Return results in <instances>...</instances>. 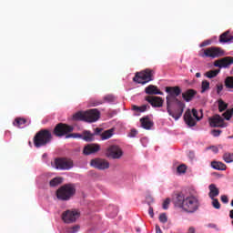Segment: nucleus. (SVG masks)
<instances>
[{"instance_id":"15","label":"nucleus","mask_w":233,"mask_h":233,"mask_svg":"<svg viewBox=\"0 0 233 233\" xmlns=\"http://www.w3.org/2000/svg\"><path fill=\"white\" fill-rule=\"evenodd\" d=\"M91 167L97 168L98 170H106L110 168V163L107 160L103 158H95L90 161Z\"/></svg>"},{"instance_id":"44","label":"nucleus","mask_w":233,"mask_h":233,"mask_svg":"<svg viewBox=\"0 0 233 233\" xmlns=\"http://www.w3.org/2000/svg\"><path fill=\"white\" fill-rule=\"evenodd\" d=\"M221 130L220 129H213L211 131V134L214 137H219V136H221Z\"/></svg>"},{"instance_id":"50","label":"nucleus","mask_w":233,"mask_h":233,"mask_svg":"<svg viewBox=\"0 0 233 233\" xmlns=\"http://www.w3.org/2000/svg\"><path fill=\"white\" fill-rule=\"evenodd\" d=\"M148 214H149L150 218H154V208L153 207H149Z\"/></svg>"},{"instance_id":"49","label":"nucleus","mask_w":233,"mask_h":233,"mask_svg":"<svg viewBox=\"0 0 233 233\" xmlns=\"http://www.w3.org/2000/svg\"><path fill=\"white\" fill-rule=\"evenodd\" d=\"M136 136H137V130L136 129H132L129 133V137H136Z\"/></svg>"},{"instance_id":"40","label":"nucleus","mask_w":233,"mask_h":233,"mask_svg":"<svg viewBox=\"0 0 233 233\" xmlns=\"http://www.w3.org/2000/svg\"><path fill=\"white\" fill-rule=\"evenodd\" d=\"M211 199H212V207L217 210H219V208H221V204L219 203V200L216 198H213Z\"/></svg>"},{"instance_id":"16","label":"nucleus","mask_w":233,"mask_h":233,"mask_svg":"<svg viewBox=\"0 0 233 233\" xmlns=\"http://www.w3.org/2000/svg\"><path fill=\"white\" fill-rule=\"evenodd\" d=\"M146 101L151 105L154 108H161L163 106L164 100L161 96H147Z\"/></svg>"},{"instance_id":"26","label":"nucleus","mask_w":233,"mask_h":233,"mask_svg":"<svg viewBox=\"0 0 233 233\" xmlns=\"http://www.w3.org/2000/svg\"><path fill=\"white\" fill-rule=\"evenodd\" d=\"M100 136L103 141L110 139L114 136V128L104 131Z\"/></svg>"},{"instance_id":"8","label":"nucleus","mask_w":233,"mask_h":233,"mask_svg":"<svg viewBox=\"0 0 233 233\" xmlns=\"http://www.w3.org/2000/svg\"><path fill=\"white\" fill-rule=\"evenodd\" d=\"M175 103L177 105V108L172 111V105H167V111L173 119L177 121V119L183 116V112L185 111V103H183V101H177Z\"/></svg>"},{"instance_id":"30","label":"nucleus","mask_w":233,"mask_h":233,"mask_svg":"<svg viewBox=\"0 0 233 233\" xmlns=\"http://www.w3.org/2000/svg\"><path fill=\"white\" fill-rule=\"evenodd\" d=\"M147 108H150V106L148 105H143L141 106H132V110H134V112H147Z\"/></svg>"},{"instance_id":"46","label":"nucleus","mask_w":233,"mask_h":233,"mask_svg":"<svg viewBox=\"0 0 233 233\" xmlns=\"http://www.w3.org/2000/svg\"><path fill=\"white\" fill-rule=\"evenodd\" d=\"M212 44V41L210 40H205L204 42H202L200 44V47L203 48V46H208V45H211Z\"/></svg>"},{"instance_id":"43","label":"nucleus","mask_w":233,"mask_h":233,"mask_svg":"<svg viewBox=\"0 0 233 233\" xmlns=\"http://www.w3.org/2000/svg\"><path fill=\"white\" fill-rule=\"evenodd\" d=\"M170 205V198H166L163 202V208L164 210H168V206Z\"/></svg>"},{"instance_id":"19","label":"nucleus","mask_w":233,"mask_h":233,"mask_svg":"<svg viewBox=\"0 0 233 233\" xmlns=\"http://www.w3.org/2000/svg\"><path fill=\"white\" fill-rule=\"evenodd\" d=\"M233 65V57L232 56H226L219 60L215 61L214 66H218V68H227Z\"/></svg>"},{"instance_id":"23","label":"nucleus","mask_w":233,"mask_h":233,"mask_svg":"<svg viewBox=\"0 0 233 233\" xmlns=\"http://www.w3.org/2000/svg\"><path fill=\"white\" fill-rule=\"evenodd\" d=\"M208 188H209L208 197L210 198V199H214V198H218V196H219V188L216 187V184H210L208 186Z\"/></svg>"},{"instance_id":"42","label":"nucleus","mask_w":233,"mask_h":233,"mask_svg":"<svg viewBox=\"0 0 233 233\" xmlns=\"http://www.w3.org/2000/svg\"><path fill=\"white\" fill-rule=\"evenodd\" d=\"M159 221L160 223H167L168 221V218H167V214L165 213L160 214Z\"/></svg>"},{"instance_id":"4","label":"nucleus","mask_w":233,"mask_h":233,"mask_svg":"<svg viewBox=\"0 0 233 233\" xmlns=\"http://www.w3.org/2000/svg\"><path fill=\"white\" fill-rule=\"evenodd\" d=\"M75 195L76 186L74 184H66L56 190V198L61 201H68Z\"/></svg>"},{"instance_id":"3","label":"nucleus","mask_w":233,"mask_h":233,"mask_svg":"<svg viewBox=\"0 0 233 233\" xmlns=\"http://www.w3.org/2000/svg\"><path fill=\"white\" fill-rule=\"evenodd\" d=\"M52 141V132L48 129H41L38 131L33 139L34 145L36 148L46 147Z\"/></svg>"},{"instance_id":"2","label":"nucleus","mask_w":233,"mask_h":233,"mask_svg":"<svg viewBox=\"0 0 233 233\" xmlns=\"http://www.w3.org/2000/svg\"><path fill=\"white\" fill-rule=\"evenodd\" d=\"M101 117V113L97 109H89L86 111H78L73 115L75 121H85L86 123H96Z\"/></svg>"},{"instance_id":"39","label":"nucleus","mask_w":233,"mask_h":233,"mask_svg":"<svg viewBox=\"0 0 233 233\" xmlns=\"http://www.w3.org/2000/svg\"><path fill=\"white\" fill-rule=\"evenodd\" d=\"M105 101L102 100H96V99H91L89 101L90 106H99V105H103Z\"/></svg>"},{"instance_id":"24","label":"nucleus","mask_w":233,"mask_h":233,"mask_svg":"<svg viewBox=\"0 0 233 233\" xmlns=\"http://www.w3.org/2000/svg\"><path fill=\"white\" fill-rule=\"evenodd\" d=\"M233 36L230 35V31H226L219 36V43H230L232 41Z\"/></svg>"},{"instance_id":"41","label":"nucleus","mask_w":233,"mask_h":233,"mask_svg":"<svg viewBox=\"0 0 233 233\" xmlns=\"http://www.w3.org/2000/svg\"><path fill=\"white\" fill-rule=\"evenodd\" d=\"M177 171L178 174H185L187 172V165L185 164L179 165L177 167Z\"/></svg>"},{"instance_id":"32","label":"nucleus","mask_w":233,"mask_h":233,"mask_svg":"<svg viewBox=\"0 0 233 233\" xmlns=\"http://www.w3.org/2000/svg\"><path fill=\"white\" fill-rule=\"evenodd\" d=\"M104 103H116V96L110 94L104 96L102 99Z\"/></svg>"},{"instance_id":"11","label":"nucleus","mask_w":233,"mask_h":233,"mask_svg":"<svg viewBox=\"0 0 233 233\" xmlns=\"http://www.w3.org/2000/svg\"><path fill=\"white\" fill-rule=\"evenodd\" d=\"M74 167V161L69 158L59 157L55 159V168L57 170H70Z\"/></svg>"},{"instance_id":"12","label":"nucleus","mask_w":233,"mask_h":233,"mask_svg":"<svg viewBox=\"0 0 233 233\" xmlns=\"http://www.w3.org/2000/svg\"><path fill=\"white\" fill-rule=\"evenodd\" d=\"M80 216L77 210H66L62 214V219L64 223H74L78 219Z\"/></svg>"},{"instance_id":"47","label":"nucleus","mask_w":233,"mask_h":233,"mask_svg":"<svg viewBox=\"0 0 233 233\" xmlns=\"http://www.w3.org/2000/svg\"><path fill=\"white\" fill-rule=\"evenodd\" d=\"M222 91H223V84L217 85V94L220 95Z\"/></svg>"},{"instance_id":"53","label":"nucleus","mask_w":233,"mask_h":233,"mask_svg":"<svg viewBox=\"0 0 233 233\" xmlns=\"http://www.w3.org/2000/svg\"><path fill=\"white\" fill-rule=\"evenodd\" d=\"M187 233H196V228H194V227H190V228H188Z\"/></svg>"},{"instance_id":"33","label":"nucleus","mask_w":233,"mask_h":233,"mask_svg":"<svg viewBox=\"0 0 233 233\" xmlns=\"http://www.w3.org/2000/svg\"><path fill=\"white\" fill-rule=\"evenodd\" d=\"M63 183V177H55L50 180L49 185L50 187H57L58 185H61Z\"/></svg>"},{"instance_id":"10","label":"nucleus","mask_w":233,"mask_h":233,"mask_svg":"<svg viewBox=\"0 0 233 233\" xmlns=\"http://www.w3.org/2000/svg\"><path fill=\"white\" fill-rule=\"evenodd\" d=\"M70 132H74V127L63 123L57 124L53 131L56 137H67Z\"/></svg>"},{"instance_id":"22","label":"nucleus","mask_w":233,"mask_h":233,"mask_svg":"<svg viewBox=\"0 0 233 233\" xmlns=\"http://www.w3.org/2000/svg\"><path fill=\"white\" fill-rule=\"evenodd\" d=\"M140 123L142 128H145V130H150V128L154 127V122L150 120V117H148V116L140 118Z\"/></svg>"},{"instance_id":"38","label":"nucleus","mask_w":233,"mask_h":233,"mask_svg":"<svg viewBox=\"0 0 233 233\" xmlns=\"http://www.w3.org/2000/svg\"><path fill=\"white\" fill-rule=\"evenodd\" d=\"M225 86L226 88H233V76H228L225 79Z\"/></svg>"},{"instance_id":"51","label":"nucleus","mask_w":233,"mask_h":233,"mask_svg":"<svg viewBox=\"0 0 233 233\" xmlns=\"http://www.w3.org/2000/svg\"><path fill=\"white\" fill-rule=\"evenodd\" d=\"M100 132H103V128L96 127V128L95 129V134H96V136L99 135Z\"/></svg>"},{"instance_id":"5","label":"nucleus","mask_w":233,"mask_h":233,"mask_svg":"<svg viewBox=\"0 0 233 233\" xmlns=\"http://www.w3.org/2000/svg\"><path fill=\"white\" fill-rule=\"evenodd\" d=\"M156 72L153 69H145L138 73H136L133 81L135 83H138L139 85H147V83H150V81H154V75Z\"/></svg>"},{"instance_id":"21","label":"nucleus","mask_w":233,"mask_h":233,"mask_svg":"<svg viewBox=\"0 0 233 233\" xmlns=\"http://www.w3.org/2000/svg\"><path fill=\"white\" fill-rule=\"evenodd\" d=\"M196 94H198V91H196L195 89H187V91L182 93V97L184 101H186L187 103H190V101H192V99H194V97L196 96Z\"/></svg>"},{"instance_id":"29","label":"nucleus","mask_w":233,"mask_h":233,"mask_svg":"<svg viewBox=\"0 0 233 233\" xmlns=\"http://www.w3.org/2000/svg\"><path fill=\"white\" fill-rule=\"evenodd\" d=\"M219 72V69L210 70L205 73V76L208 79H213V77H216Z\"/></svg>"},{"instance_id":"28","label":"nucleus","mask_w":233,"mask_h":233,"mask_svg":"<svg viewBox=\"0 0 233 233\" xmlns=\"http://www.w3.org/2000/svg\"><path fill=\"white\" fill-rule=\"evenodd\" d=\"M15 127H17L18 128H21L23 125H26V119L23 117H16L13 123Z\"/></svg>"},{"instance_id":"36","label":"nucleus","mask_w":233,"mask_h":233,"mask_svg":"<svg viewBox=\"0 0 233 233\" xmlns=\"http://www.w3.org/2000/svg\"><path fill=\"white\" fill-rule=\"evenodd\" d=\"M223 159L225 163H233V154L232 153H225L223 155Z\"/></svg>"},{"instance_id":"13","label":"nucleus","mask_w":233,"mask_h":233,"mask_svg":"<svg viewBox=\"0 0 233 233\" xmlns=\"http://www.w3.org/2000/svg\"><path fill=\"white\" fill-rule=\"evenodd\" d=\"M209 125L212 128H225L227 124H225V118L221 117L219 115H214L208 119Z\"/></svg>"},{"instance_id":"20","label":"nucleus","mask_w":233,"mask_h":233,"mask_svg":"<svg viewBox=\"0 0 233 233\" xmlns=\"http://www.w3.org/2000/svg\"><path fill=\"white\" fill-rule=\"evenodd\" d=\"M146 94L148 96H163V92H161L157 86L149 85L145 88Z\"/></svg>"},{"instance_id":"55","label":"nucleus","mask_w":233,"mask_h":233,"mask_svg":"<svg viewBox=\"0 0 233 233\" xmlns=\"http://www.w3.org/2000/svg\"><path fill=\"white\" fill-rule=\"evenodd\" d=\"M196 77H201V73H197Z\"/></svg>"},{"instance_id":"1","label":"nucleus","mask_w":233,"mask_h":233,"mask_svg":"<svg viewBox=\"0 0 233 233\" xmlns=\"http://www.w3.org/2000/svg\"><path fill=\"white\" fill-rule=\"evenodd\" d=\"M175 207H178V208H182L184 212L187 214H194V212H198L200 207L199 198L198 196L190 195L185 197L183 192H179L176 195L173 199Z\"/></svg>"},{"instance_id":"18","label":"nucleus","mask_w":233,"mask_h":233,"mask_svg":"<svg viewBox=\"0 0 233 233\" xmlns=\"http://www.w3.org/2000/svg\"><path fill=\"white\" fill-rule=\"evenodd\" d=\"M99 150H101L99 144H87L84 147L83 154L84 156H91V154H97Z\"/></svg>"},{"instance_id":"25","label":"nucleus","mask_w":233,"mask_h":233,"mask_svg":"<svg viewBox=\"0 0 233 233\" xmlns=\"http://www.w3.org/2000/svg\"><path fill=\"white\" fill-rule=\"evenodd\" d=\"M211 167L215 170H227V165H225L223 162L213 161L211 162Z\"/></svg>"},{"instance_id":"37","label":"nucleus","mask_w":233,"mask_h":233,"mask_svg":"<svg viewBox=\"0 0 233 233\" xmlns=\"http://www.w3.org/2000/svg\"><path fill=\"white\" fill-rule=\"evenodd\" d=\"M80 229H81V226L75 225V226L67 228L66 232H68V233H76V232H79Z\"/></svg>"},{"instance_id":"9","label":"nucleus","mask_w":233,"mask_h":233,"mask_svg":"<svg viewBox=\"0 0 233 233\" xmlns=\"http://www.w3.org/2000/svg\"><path fill=\"white\" fill-rule=\"evenodd\" d=\"M201 117H203V115H201V116L199 117L198 116V110L194 108L192 109V111H190V109H187L184 114V121L188 127H196V119L197 121H200Z\"/></svg>"},{"instance_id":"48","label":"nucleus","mask_w":233,"mask_h":233,"mask_svg":"<svg viewBox=\"0 0 233 233\" xmlns=\"http://www.w3.org/2000/svg\"><path fill=\"white\" fill-rule=\"evenodd\" d=\"M220 199H221L222 203H225V204L228 203V197H227L226 195H222L220 197Z\"/></svg>"},{"instance_id":"52","label":"nucleus","mask_w":233,"mask_h":233,"mask_svg":"<svg viewBox=\"0 0 233 233\" xmlns=\"http://www.w3.org/2000/svg\"><path fill=\"white\" fill-rule=\"evenodd\" d=\"M156 233H163V231H161V228L158 225H156Z\"/></svg>"},{"instance_id":"27","label":"nucleus","mask_w":233,"mask_h":233,"mask_svg":"<svg viewBox=\"0 0 233 233\" xmlns=\"http://www.w3.org/2000/svg\"><path fill=\"white\" fill-rule=\"evenodd\" d=\"M107 212L109 214V218H116L117 216V212H119V209L116 206H109Z\"/></svg>"},{"instance_id":"34","label":"nucleus","mask_w":233,"mask_h":233,"mask_svg":"<svg viewBox=\"0 0 233 233\" xmlns=\"http://www.w3.org/2000/svg\"><path fill=\"white\" fill-rule=\"evenodd\" d=\"M228 108V104L225 103L223 99L218 100V111L219 112H225Z\"/></svg>"},{"instance_id":"6","label":"nucleus","mask_w":233,"mask_h":233,"mask_svg":"<svg viewBox=\"0 0 233 233\" xmlns=\"http://www.w3.org/2000/svg\"><path fill=\"white\" fill-rule=\"evenodd\" d=\"M225 55V51L221 47L211 46L205 49H201L198 52L199 57H210L216 59V57H221Z\"/></svg>"},{"instance_id":"45","label":"nucleus","mask_w":233,"mask_h":233,"mask_svg":"<svg viewBox=\"0 0 233 233\" xmlns=\"http://www.w3.org/2000/svg\"><path fill=\"white\" fill-rule=\"evenodd\" d=\"M208 150H212V152L214 154H218V152H219V148H218V147H216V146H211V147H208Z\"/></svg>"},{"instance_id":"35","label":"nucleus","mask_w":233,"mask_h":233,"mask_svg":"<svg viewBox=\"0 0 233 233\" xmlns=\"http://www.w3.org/2000/svg\"><path fill=\"white\" fill-rule=\"evenodd\" d=\"M224 119H226V121H230V119L232 118L233 116V108L231 109H227L226 112H224L222 114Z\"/></svg>"},{"instance_id":"7","label":"nucleus","mask_w":233,"mask_h":233,"mask_svg":"<svg viewBox=\"0 0 233 233\" xmlns=\"http://www.w3.org/2000/svg\"><path fill=\"white\" fill-rule=\"evenodd\" d=\"M166 92L167 94L166 97L167 105H172L173 103H177L181 101L177 98V96H181V87L176 86H167Z\"/></svg>"},{"instance_id":"31","label":"nucleus","mask_w":233,"mask_h":233,"mask_svg":"<svg viewBox=\"0 0 233 233\" xmlns=\"http://www.w3.org/2000/svg\"><path fill=\"white\" fill-rule=\"evenodd\" d=\"M207 90H210V82L208 80H203L201 83V94H205Z\"/></svg>"},{"instance_id":"54","label":"nucleus","mask_w":233,"mask_h":233,"mask_svg":"<svg viewBox=\"0 0 233 233\" xmlns=\"http://www.w3.org/2000/svg\"><path fill=\"white\" fill-rule=\"evenodd\" d=\"M229 218L230 219H233V209L229 211Z\"/></svg>"},{"instance_id":"17","label":"nucleus","mask_w":233,"mask_h":233,"mask_svg":"<svg viewBox=\"0 0 233 233\" xmlns=\"http://www.w3.org/2000/svg\"><path fill=\"white\" fill-rule=\"evenodd\" d=\"M70 137H73V138L79 137L80 139H84V141H94V134L90 133L89 131L84 132V135L77 134V133H71L66 137V139H70Z\"/></svg>"},{"instance_id":"14","label":"nucleus","mask_w":233,"mask_h":233,"mask_svg":"<svg viewBox=\"0 0 233 233\" xmlns=\"http://www.w3.org/2000/svg\"><path fill=\"white\" fill-rule=\"evenodd\" d=\"M106 156L107 157H112V159H121L123 150L121 147H119V146L113 145L106 149Z\"/></svg>"}]
</instances>
